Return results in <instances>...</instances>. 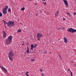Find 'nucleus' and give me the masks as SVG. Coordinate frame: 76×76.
Segmentation results:
<instances>
[{
	"instance_id": "nucleus-1",
	"label": "nucleus",
	"mask_w": 76,
	"mask_h": 76,
	"mask_svg": "<svg viewBox=\"0 0 76 76\" xmlns=\"http://www.w3.org/2000/svg\"><path fill=\"white\" fill-rule=\"evenodd\" d=\"M12 41V37L11 36H10L6 39V45H10Z\"/></svg>"
},
{
	"instance_id": "nucleus-2",
	"label": "nucleus",
	"mask_w": 76,
	"mask_h": 76,
	"mask_svg": "<svg viewBox=\"0 0 76 76\" xmlns=\"http://www.w3.org/2000/svg\"><path fill=\"white\" fill-rule=\"evenodd\" d=\"M14 55V54L12 51L10 52L8 54V57L11 61L13 60V56Z\"/></svg>"
},
{
	"instance_id": "nucleus-3",
	"label": "nucleus",
	"mask_w": 76,
	"mask_h": 76,
	"mask_svg": "<svg viewBox=\"0 0 76 76\" xmlns=\"http://www.w3.org/2000/svg\"><path fill=\"white\" fill-rule=\"evenodd\" d=\"M14 25V22L13 21H10L8 22V23L7 26H9V27H10L11 28V27H12V26H13Z\"/></svg>"
},
{
	"instance_id": "nucleus-4",
	"label": "nucleus",
	"mask_w": 76,
	"mask_h": 76,
	"mask_svg": "<svg viewBox=\"0 0 76 76\" xmlns=\"http://www.w3.org/2000/svg\"><path fill=\"white\" fill-rule=\"evenodd\" d=\"M68 32H71V33H74L76 32V29H75L72 28H70L67 29Z\"/></svg>"
},
{
	"instance_id": "nucleus-5",
	"label": "nucleus",
	"mask_w": 76,
	"mask_h": 76,
	"mask_svg": "<svg viewBox=\"0 0 76 76\" xmlns=\"http://www.w3.org/2000/svg\"><path fill=\"white\" fill-rule=\"evenodd\" d=\"M38 38H41L42 37V34L40 33H38L37 36Z\"/></svg>"
},
{
	"instance_id": "nucleus-6",
	"label": "nucleus",
	"mask_w": 76,
	"mask_h": 76,
	"mask_svg": "<svg viewBox=\"0 0 76 76\" xmlns=\"http://www.w3.org/2000/svg\"><path fill=\"white\" fill-rule=\"evenodd\" d=\"M63 0L65 5L66 6V7H68V6H69V5H68V3H67V1L66 0Z\"/></svg>"
},
{
	"instance_id": "nucleus-7",
	"label": "nucleus",
	"mask_w": 76,
	"mask_h": 76,
	"mask_svg": "<svg viewBox=\"0 0 76 76\" xmlns=\"http://www.w3.org/2000/svg\"><path fill=\"white\" fill-rule=\"evenodd\" d=\"M1 69H2L3 71H4V72H7V70H6L3 66H1Z\"/></svg>"
},
{
	"instance_id": "nucleus-8",
	"label": "nucleus",
	"mask_w": 76,
	"mask_h": 76,
	"mask_svg": "<svg viewBox=\"0 0 76 76\" xmlns=\"http://www.w3.org/2000/svg\"><path fill=\"white\" fill-rule=\"evenodd\" d=\"M1 69H2L3 71H4V72H7V70H6L3 66H1Z\"/></svg>"
},
{
	"instance_id": "nucleus-9",
	"label": "nucleus",
	"mask_w": 76,
	"mask_h": 76,
	"mask_svg": "<svg viewBox=\"0 0 76 76\" xmlns=\"http://www.w3.org/2000/svg\"><path fill=\"white\" fill-rule=\"evenodd\" d=\"M3 12L4 13V15H6L7 13V10H3Z\"/></svg>"
},
{
	"instance_id": "nucleus-10",
	"label": "nucleus",
	"mask_w": 76,
	"mask_h": 76,
	"mask_svg": "<svg viewBox=\"0 0 76 76\" xmlns=\"http://www.w3.org/2000/svg\"><path fill=\"white\" fill-rule=\"evenodd\" d=\"M64 42H65V43H66V42H67L68 40H67V38L64 37Z\"/></svg>"
},
{
	"instance_id": "nucleus-11",
	"label": "nucleus",
	"mask_w": 76,
	"mask_h": 76,
	"mask_svg": "<svg viewBox=\"0 0 76 76\" xmlns=\"http://www.w3.org/2000/svg\"><path fill=\"white\" fill-rule=\"evenodd\" d=\"M3 37L4 38H6V33H5L4 31H3Z\"/></svg>"
},
{
	"instance_id": "nucleus-12",
	"label": "nucleus",
	"mask_w": 76,
	"mask_h": 76,
	"mask_svg": "<svg viewBox=\"0 0 76 76\" xmlns=\"http://www.w3.org/2000/svg\"><path fill=\"white\" fill-rule=\"evenodd\" d=\"M33 48H34V45L31 44V50H33Z\"/></svg>"
},
{
	"instance_id": "nucleus-13",
	"label": "nucleus",
	"mask_w": 76,
	"mask_h": 76,
	"mask_svg": "<svg viewBox=\"0 0 76 76\" xmlns=\"http://www.w3.org/2000/svg\"><path fill=\"white\" fill-rule=\"evenodd\" d=\"M8 7H8V6L6 5V6H5L4 10H7V9H8Z\"/></svg>"
},
{
	"instance_id": "nucleus-14",
	"label": "nucleus",
	"mask_w": 76,
	"mask_h": 76,
	"mask_svg": "<svg viewBox=\"0 0 76 76\" xmlns=\"http://www.w3.org/2000/svg\"><path fill=\"white\" fill-rule=\"evenodd\" d=\"M26 51L27 52V53L28 54H29V48H28V46H27V49Z\"/></svg>"
},
{
	"instance_id": "nucleus-15",
	"label": "nucleus",
	"mask_w": 76,
	"mask_h": 76,
	"mask_svg": "<svg viewBox=\"0 0 76 76\" xmlns=\"http://www.w3.org/2000/svg\"><path fill=\"white\" fill-rule=\"evenodd\" d=\"M8 12H11V10H10V8H8Z\"/></svg>"
},
{
	"instance_id": "nucleus-16",
	"label": "nucleus",
	"mask_w": 76,
	"mask_h": 76,
	"mask_svg": "<svg viewBox=\"0 0 76 76\" xmlns=\"http://www.w3.org/2000/svg\"><path fill=\"white\" fill-rule=\"evenodd\" d=\"M24 10H25V8L24 7H23L21 9V10L23 11Z\"/></svg>"
},
{
	"instance_id": "nucleus-17",
	"label": "nucleus",
	"mask_w": 76,
	"mask_h": 76,
	"mask_svg": "<svg viewBox=\"0 0 76 76\" xmlns=\"http://www.w3.org/2000/svg\"><path fill=\"white\" fill-rule=\"evenodd\" d=\"M21 32V30L19 29L18 31L17 32Z\"/></svg>"
},
{
	"instance_id": "nucleus-18",
	"label": "nucleus",
	"mask_w": 76,
	"mask_h": 76,
	"mask_svg": "<svg viewBox=\"0 0 76 76\" xmlns=\"http://www.w3.org/2000/svg\"><path fill=\"white\" fill-rule=\"evenodd\" d=\"M31 60L32 61H35V59H31Z\"/></svg>"
},
{
	"instance_id": "nucleus-19",
	"label": "nucleus",
	"mask_w": 76,
	"mask_h": 76,
	"mask_svg": "<svg viewBox=\"0 0 76 76\" xmlns=\"http://www.w3.org/2000/svg\"><path fill=\"white\" fill-rule=\"evenodd\" d=\"M2 13L1 12H0V16H2Z\"/></svg>"
},
{
	"instance_id": "nucleus-20",
	"label": "nucleus",
	"mask_w": 76,
	"mask_h": 76,
	"mask_svg": "<svg viewBox=\"0 0 76 76\" xmlns=\"http://www.w3.org/2000/svg\"><path fill=\"white\" fill-rule=\"evenodd\" d=\"M66 13L68 15H69L70 16V13H69L68 12H66Z\"/></svg>"
},
{
	"instance_id": "nucleus-21",
	"label": "nucleus",
	"mask_w": 76,
	"mask_h": 76,
	"mask_svg": "<svg viewBox=\"0 0 76 76\" xmlns=\"http://www.w3.org/2000/svg\"><path fill=\"white\" fill-rule=\"evenodd\" d=\"M70 72H71V76H73V75L72 74V72H71V71H70Z\"/></svg>"
},
{
	"instance_id": "nucleus-22",
	"label": "nucleus",
	"mask_w": 76,
	"mask_h": 76,
	"mask_svg": "<svg viewBox=\"0 0 76 76\" xmlns=\"http://www.w3.org/2000/svg\"><path fill=\"white\" fill-rule=\"evenodd\" d=\"M73 15H76V12H74L73 14Z\"/></svg>"
},
{
	"instance_id": "nucleus-23",
	"label": "nucleus",
	"mask_w": 76,
	"mask_h": 76,
	"mask_svg": "<svg viewBox=\"0 0 76 76\" xmlns=\"http://www.w3.org/2000/svg\"><path fill=\"white\" fill-rule=\"evenodd\" d=\"M38 45V44H35L34 45V46H37V45Z\"/></svg>"
},
{
	"instance_id": "nucleus-24",
	"label": "nucleus",
	"mask_w": 76,
	"mask_h": 76,
	"mask_svg": "<svg viewBox=\"0 0 76 76\" xmlns=\"http://www.w3.org/2000/svg\"><path fill=\"white\" fill-rule=\"evenodd\" d=\"M40 71H41V72H42V70L40 69V70H39Z\"/></svg>"
},
{
	"instance_id": "nucleus-25",
	"label": "nucleus",
	"mask_w": 76,
	"mask_h": 76,
	"mask_svg": "<svg viewBox=\"0 0 76 76\" xmlns=\"http://www.w3.org/2000/svg\"><path fill=\"white\" fill-rule=\"evenodd\" d=\"M3 21L4 22V23H6V21H5L4 20H3Z\"/></svg>"
},
{
	"instance_id": "nucleus-26",
	"label": "nucleus",
	"mask_w": 76,
	"mask_h": 76,
	"mask_svg": "<svg viewBox=\"0 0 76 76\" xmlns=\"http://www.w3.org/2000/svg\"><path fill=\"white\" fill-rule=\"evenodd\" d=\"M26 75L27 76H29V75H28V74L27 73H26Z\"/></svg>"
},
{
	"instance_id": "nucleus-27",
	"label": "nucleus",
	"mask_w": 76,
	"mask_h": 76,
	"mask_svg": "<svg viewBox=\"0 0 76 76\" xmlns=\"http://www.w3.org/2000/svg\"><path fill=\"white\" fill-rule=\"evenodd\" d=\"M46 2H45V3H44V5H46Z\"/></svg>"
},
{
	"instance_id": "nucleus-28",
	"label": "nucleus",
	"mask_w": 76,
	"mask_h": 76,
	"mask_svg": "<svg viewBox=\"0 0 76 76\" xmlns=\"http://www.w3.org/2000/svg\"><path fill=\"white\" fill-rule=\"evenodd\" d=\"M56 13L57 14H58V13H59V12H57V11Z\"/></svg>"
},
{
	"instance_id": "nucleus-29",
	"label": "nucleus",
	"mask_w": 76,
	"mask_h": 76,
	"mask_svg": "<svg viewBox=\"0 0 76 76\" xmlns=\"http://www.w3.org/2000/svg\"><path fill=\"white\" fill-rule=\"evenodd\" d=\"M37 40H38V41H39V40H40V39H39V38H38V39H37Z\"/></svg>"
},
{
	"instance_id": "nucleus-30",
	"label": "nucleus",
	"mask_w": 76,
	"mask_h": 76,
	"mask_svg": "<svg viewBox=\"0 0 76 76\" xmlns=\"http://www.w3.org/2000/svg\"><path fill=\"white\" fill-rule=\"evenodd\" d=\"M58 30H60V28H58Z\"/></svg>"
},
{
	"instance_id": "nucleus-31",
	"label": "nucleus",
	"mask_w": 76,
	"mask_h": 76,
	"mask_svg": "<svg viewBox=\"0 0 76 76\" xmlns=\"http://www.w3.org/2000/svg\"><path fill=\"white\" fill-rule=\"evenodd\" d=\"M60 58L61 59V56H60Z\"/></svg>"
},
{
	"instance_id": "nucleus-32",
	"label": "nucleus",
	"mask_w": 76,
	"mask_h": 76,
	"mask_svg": "<svg viewBox=\"0 0 76 76\" xmlns=\"http://www.w3.org/2000/svg\"><path fill=\"white\" fill-rule=\"evenodd\" d=\"M26 73H29V72L28 71H27Z\"/></svg>"
},
{
	"instance_id": "nucleus-33",
	"label": "nucleus",
	"mask_w": 76,
	"mask_h": 76,
	"mask_svg": "<svg viewBox=\"0 0 76 76\" xmlns=\"http://www.w3.org/2000/svg\"><path fill=\"white\" fill-rule=\"evenodd\" d=\"M5 23H6L7 24V25H8V23H6L5 22Z\"/></svg>"
},
{
	"instance_id": "nucleus-34",
	"label": "nucleus",
	"mask_w": 76,
	"mask_h": 76,
	"mask_svg": "<svg viewBox=\"0 0 76 76\" xmlns=\"http://www.w3.org/2000/svg\"><path fill=\"white\" fill-rule=\"evenodd\" d=\"M6 23H4V25H6Z\"/></svg>"
},
{
	"instance_id": "nucleus-35",
	"label": "nucleus",
	"mask_w": 76,
	"mask_h": 76,
	"mask_svg": "<svg viewBox=\"0 0 76 76\" xmlns=\"http://www.w3.org/2000/svg\"><path fill=\"white\" fill-rule=\"evenodd\" d=\"M42 76H44V74H42Z\"/></svg>"
},
{
	"instance_id": "nucleus-36",
	"label": "nucleus",
	"mask_w": 76,
	"mask_h": 76,
	"mask_svg": "<svg viewBox=\"0 0 76 76\" xmlns=\"http://www.w3.org/2000/svg\"><path fill=\"white\" fill-rule=\"evenodd\" d=\"M63 20H66V19H65V18H64L63 19Z\"/></svg>"
},
{
	"instance_id": "nucleus-37",
	"label": "nucleus",
	"mask_w": 76,
	"mask_h": 76,
	"mask_svg": "<svg viewBox=\"0 0 76 76\" xmlns=\"http://www.w3.org/2000/svg\"><path fill=\"white\" fill-rule=\"evenodd\" d=\"M34 47L35 48V47H36V46L34 45Z\"/></svg>"
},
{
	"instance_id": "nucleus-38",
	"label": "nucleus",
	"mask_w": 76,
	"mask_h": 76,
	"mask_svg": "<svg viewBox=\"0 0 76 76\" xmlns=\"http://www.w3.org/2000/svg\"><path fill=\"white\" fill-rule=\"evenodd\" d=\"M42 0V1H45V0Z\"/></svg>"
},
{
	"instance_id": "nucleus-39",
	"label": "nucleus",
	"mask_w": 76,
	"mask_h": 76,
	"mask_svg": "<svg viewBox=\"0 0 76 76\" xmlns=\"http://www.w3.org/2000/svg\"><path fill=\"white\" fill-rule=\"evenodd\" d=\"M47 53V52H45L44 53V54H46Z\"/></svg>"
},
{
	"instance_id": "nucleus-40",
	"label": "nucleus",
	"mask_w": 76,
	"mask_h": 76,
	"mask_svg": "<svg viewBox=\"0 0 76 76\" xmlns=\"http://www.w3.org/2000/svg\"><path fill=\"white\" fill-rule=\"evenodd\" d=\"M42 3H43V4H44V3H44V2H42Z\"/></svg>"
},
{
	"instance_id": "nucleus-41",
	"label": "nucleus",
	"mask_w": 76,
	"mask_h": 76,
	"mask_svg": "<svg viewBox=\"0 0 76 76\" xmlns=\"http://www.w3.org/2000/svg\"><path fill=\"white\" fill-rule=\"evenodd\" d=\"M69 70H70V69H68V71H69Z\"/></svg>"
},
{
	"instance_id": "nucleus-42",
	"label": "nucleus",
	"mask_w": 76,
	"mask_h": 76,
	"mask_svg": "<svg viewBox=\"0 0 76 76\" xmlns=\"http://www.w3.org/2000/svg\"><path fill=\"white\" fill-rule=\"evenodd\" d=\"M63 29H65V28H64V27H63Z\"/></svg>"
},
{
	"instance_id": "nucleus-43",
	"label": "nucleus",
	"mask_w": 76,
	"mask_h": 76,
	"mask_svg": "<svg viewBox=\"0 0 76 76\" xmlns=\"http://www.w3.org/2000/svg\"><path fill=\"white\" fill-rule=\"evenodd\" d=\"M35 5H37V4H36H36H35Z\"/></svg>"
},
{
	"instance_id": "nucleus-44",
	"label": "nucleus",
	"mask_w": 76,
	"mask_h": 76,
	"mask_svg": "<svg viewBox=\"0 0 76 76\" xmlns=\"http://www.w3.org/2000/svg\"><path fill=\"white\" fill-rule=\"evenodd\" d=\"M71 62V63H73V62L72 61Z\"/></svg>"
},
{
	"instance_id": "nucleus-45",
	"label": "nucleus",
	"mask_w": 76,
	"mask_h": 76,
	"mask_svg": "<svg viewBox=\"0 0 76 76\" xmlns=\"http://www.w3.org/2000/svg\"><path fill=\"white\" fill-rule=\"evenodd\" d=\"M40 12H42L41 11H40Z\"/></svg>"
},
{
	"instance_id": "nucleus-46",
	"label": "nucleus",
	"mask_w": 76,
	"mask_h": 76,
	"mask_svg": "<svg viewBox=\"0 0 76 76\" xmlns=\"http://www.w3.org/2000/svg\"><path fill=\"white\" fill-rule=\"evenodd\" d=\"M22 45H24V44H23Z\"/></svg>"
},
{
	"instance_id": "nucleus-47",
	"label": "nucleus",
	"mask_w": 76,
	"mask_h": 76,
	"mask_svg": "<svg viewBox=\"0 0 76 76\" xmlns=\"http://www.w3.org/2000/svg\"><path fill=\"white\" fill-rule=\"evenodd\" d=\"M50 53H51V52H50Z\"/></svg>"
},
{
	"instance_id": "nucleus-48",
	"label": "nucleus",
	"mask_w": 76,
	"mask_h": 76,
	"mask_svg": "<svg viewBox=\"0 0 76 76\" xmlns=\"http://www.w3.org/2000/svg\"><path fill=\"white\" fill-rule=\"evenodd\" d=\"M5 28H6V26H5Z\"/></svg>"
},
{
	"instance_id": "nucleus-49",
	"label": "nucleus",
	"mask_w": 76,
	"mask_h": 76,
	"mask_svg": "<svg viewBox=\"0 0 76 76\" xmlns=\"http://www.w3.org/2000/svg\"><path fill=\"white\" fill-rule=\"evenodd\" d=\"M37 16H38V15H37Z\"/></svg>"
},
{
	"instance_id": "nucleus-50",
	"label": "nucleus",
	"mask_w": 76,
	"mask_h": 76,
	"mask_svg": "<svg viewBox=\"0 0 76 76\" xmlns=\"http://www.w3.org/2000/svg\"><path fill=\"white\" fill-rule=\"evenodd\" d=\"M37 16H38V15H37Z\"/></svg>"
},
{
	"instance_id": "nucleus-51",
	"label": "nucleus",
	"mask_w": 76,
	"mask_h": 76,
	"mask_svg": "<svg viewBox=\"0 0 76 76\" xmlns=\"http://www.w3.org/2000/svg\"><path fill=\"white\" fill-rule=\"evenodd\" d=\"M34 51H35V50H34Z\"/></svg>"
},
{
	"instance_id": "nucleus-52",
	"label": "nucleus",
	"mask_w": 76,
	"mask_h": 76,
	"mask_svg": "<svg viewBox=\"0 0 76 76\" xmlns=\"http://www.w3.org/2000/svg\"><path fill=\"white\" fill-rule=\"evenodd\" d=\"M60 40V39H59V40Z\"/></svg>"
}]
</instances>
